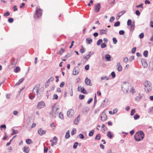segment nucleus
<instances>
[{
  "mask_svg": "<svg viewBox=\"0 0 153 153\" xmlns=\"http://www.w3.org/2000/svg\"><path fill=\"white\" fill-rule=\"evenodd\" d=\"M85 50L84 48H81L80 50V52L81 53H82L85 52Z\"/></svg>",
  "mask_w": 153,
  "mask_h": 153,
  "instance_id": "774afa93",
  "label": "nucleus"
},
{
  "mask_svg": "<svg viewBox=\"0 0 153 153\" xmlns=\"http://www.w3.org/2000/svg\"><path fill=\"white\" fill-rule=\"evenodd\" d=\"M101 79L102 80H103L104 79H106V80H108L109 78L106 76H104L102 77L101 78Z\"/></svg>",
  "mask_w": 153,
  "mask_h": 153,
  "instance_id": "f704fd0d",
  "label": "nucleus"
},
{
  "mask_svg": "<svg viewBox=\"0 0 153 153\" xmlns=\"http://www.w3.org/2000/svg\"><path fill=\"white\" fill-rule=\"evenodd\" d=\"M125 13V10H123L122 11H121L118 14V15H117V20H118L120 18V17L123 14Z\"/></svg>",
  "mask_w": 153,
  "mask_h": 153,
  "instance_id": "dca6fc26",
  "label": "nucleus"
},
{
  "mask_svg": "<svg viewBox=\"0 0 153 153\" xmlns=\"http://www.w3.org/2000/svg\"><path fill=\"white\" fill-rule=\"evenodd\" d=\"M145 89L146 92L149 93L152 91V84L151 83L148 81H146L144 83Z\"/></svg>",
  "mask_w": 153,
  "mask_h": 153,
  "instance_id": "7ed1b4c3",
  "label": "nucleus"
},
{
  "mask_svg": "<svg viewBox=\"0 0 153 153\" xmlns=\"http://www.w3.org/2000/svg\"><path fill=\"white\" fill-rule=\"evenodd\" d=\"M70 131L68 130L67 131L65 137L66 139H68L70 137Z\"/></svg>",
  "mask_w": 153,
  "mask_h": 153,
  "instance_id": "4be33fe9",
  "label": "nucleus"
},
{
  "mask_svg": "<svg viewBox=\"0 0 153 153\" xmlns=\"http://www.w3.org/2000/svg\"><path fill=\"white\" fill-rule=\"evenodd\" d=\"M45 105V103L43 101L39 102L37 105V108L38 109H41L43 108Z\"/></svg>",
  "mask_w": 153,
  "mask_h": 153,
  "instance_id": "9d476101",
  "label": "nucleus"
},
{
  "mask_svg": "<svg viewBox=\"0 0 153 153\" xmlns=\"http://www.w3.org/2000/svg\"><path fill=\"white\" fill-rule=\"evenodd\" d=\"M42 10L39 9L38 10H36V13L34 16V17L35 19H37L39 18L42 15Z\"/></svg>",
  "mask_w": 153,
  "mask_h": 153,
  "instance_id": "39448f33",
  "label": "nucleus"
},
{
  "mask_svg": "<svg viewBox=\"0 0 153 153\" xmlns=\"http://www.w3.org/2000/svg\"><path fill=\"white\" fill-rule=\"evenodd\" d=\"M80 117V115H79L75 119L74 121V123L75 124H77L79 122V118Z\"/></svg>",
  "mask_w": 153,
  "mask_h": 153,
  "instance_id": "a211bd4d",
  "label": "nucleus"
},
{
  "mask_svg": "<svg viewBox=\"0 0 153 153\" xmlns=\"http://www.w3.org/2000/svg\"><path fill=\"white\" fill-rule=\"evenodd\" d=\"M130 91L132 93V94L135 92V90L134 89V88L133 87H131V89Z\"/></svg>",
  "mask_w": 153,
  "mask_h": 153,
  "instance_id": "c85d7f7f",
  "label": "nucleus"
},
{
  "mask_svg": "<svg viewBox=\"0 0 153 153\" xmlns=\"http://www.w3.org/2000/svg\"><path fill=\"white\" fill-rule=\"evenodd\" d=\"M65 51V49L64 48H62L59 51V54L61 55L62 53Z\"/></svg>",
  "mask_w": 153,
  "mask_h": 153,
  "instance_id": "49530a36",
  "label": "nucleus"
},
{
  "mask_svg": "<svg viewBox=\"0 0 153 153\" xmlns=\"http://www.w3.org/2000/svg\"><path fill=\"white\" fill-rule=\"evenodd\" d=\"M39 85H37L35 86L33 90V94L34 95H37L38 94L39 90Z\"/></svg>",
  "mask_w": 153,
  "mask_h": 153,
  "instance_id": "423d86ee",
  "label": "nucleus"
},
{
  "mask_svg": "<svg viewBox=\"0 0 153 153\" xmlns=\"http://www.w3.org/2000/svg\"><path fill=\"white\" fill-rule=\"evenodd\" d=\"M18 133V131L17 130H15L14 129H13V132L12 133V134H17Z\"/></svg>",
  "mask_w": 153,
  "mask_h": 153,
  "instance_id": "bf43d9fd",
  "label": "nucleus"
},
{
  "mask_svg": "<svg viewBox=\"0 0 153 153\" xmlns=\"http://www.w3.org/2000/svg\"><path fill=\"white\" fill-rule=\"evenodd\" d=\"M101 137L99 134L97 135L95 137V139L96 140H100V139Z\"/></svg>",
  "mask_w": 153,
  "mask_h": 153,
  "instance_id": "c9c22d12",
  "label": "nucleus"
},
{
  "mask_svg": "<svg viewBox=\"0 0 153 153\" xmlns=\"http://www.w3.org/2000/svg\"><path fill=\"white\" fill-rule=\"evenodd\" d=\"M124 62L126 63L128 61V59L127 57H125L123 59Z\"/></svg>",
  "mask_w": 153,
  "mask_h": 153,
  "instance_id": "8fccbe9b",
  "label": "nucleus"
},
{
  "mask_svg": "<svg viewBox=\"0 0 153 153\" xmlns=\"http://www.w3.org/2000/svg\"><path fill=\"white\" fill-rule=\"evenodd\" d=\"M20 70V68L18 67H16V68L14 69V71L15 73H17Z\"/></svg>",
  "mask_w": 153,
  "mask_h": 153,
  "instance_id": "a878e982",
  "label": "nucleus"
},
{
  "mask_svg": "<svg viewBox=\"0 0 153 153\" xmlns=\"http://www.w3.org/2000/svg\"><path fill=\"white\" fill-rule=\"evenodd\" d=\"M102 39H100L97 41V45H99L102 43Z\"/></svg>",
  "mask_w": 153,
  "mask_h": 153,
  "instance_id": "72a5a7b5",
  "label": "nucleus"
},
{
  "mask_svg": "<svg viewBox=\"0 0 153 153\" xmlns=\"http://www.w3.org/2000/svg\"><path fill=\"white\" fill-rule=\"evenodd\" d=\"M94 130L92 129L91 130V131L89 132V135L90 136H92L94 134Z\"/></svg>",
  "mask_w": 153,
  "mask_h": 153,
  "instance_id": "e433bc0d",
  "label": "nucleus"
},
{
  "mask_svg": "<svg viewBox=\"0 0 153 153\" xmlns=\"http://www.w3.org/2000/svg\"><path fill=\"white\" fill-rule=\"evenodd\" d=\"M46 132V131L43 130L41 128H40L38 131V134L41 136L45 134Z\"/></svg>",
  "mask_w": 153,
  "mask_h": 153,
  "instance_id": "4468645a",
  "label": "nucleus"
},
{
  "mask_svg": "<svg viewBox=\"0 0 153 153\" xmlns=\"http://www.w3.org/2000/svg\"><path fill=\"white\" fill-rule=\"evenodd\" d=\"M148 112L149 113L153 114V106L149 108Z\"/></svg>",
  "mask_w": 153,
  "mask_h": 153,
  "instance_id": "4c0bfd02",
  "label": "nucleus"
},
{
  "mask_svg": "<svg viewBox=\"0 0 153 153\" xmlns=\"http://www.w3.org/2000/svg\"><path fill=\"white\" fill-rule=\"evenodd\" d=\"M108 29H106L105 30L102 29L99 30V33L100 35H102L103 34H106L108 32Z\"/></svg>",
  "mask_w": 153,
  "mask_h": 153,
  "instance_id": "2eb2a0df",
  "label": "nucleus"
},
{
  "mask_svg": "<svg viewBox=\"0 0 153 153\" xmlns=\"http://www.w3.org/2000/svg\"><path fill=\"white\" fill-rule=\"evenodd\" d=\"M142 65L144 68H146L147 67L148 65L146 62L145 61H142Z\"/></svg>",
  "mask_w": 153,
  "mask_h": 153,
  "instance_id": "aec40b11",
  "label": "nucleus"
},
{
  "mask_svg": "<svg viewBox=\"0 0 153 153\" xmlns=\"http://www.w3.org/2000/svg\"><path fill=\"white\" fill-rule=\"evenodd\" d=\"M58 96L56 94H54L53 95V100H57L58 99Z\"/></svg>",
  "mask_w": 153,
  "mask_h": 153,
  "instance_id": "58836bf2",
  "label": "nucleus"
},
{
  "mask_svg": "<svg viewBox=\"0 0 153 153\" xmlns=\"http://www.w3.org/2000/svg\"><path fill=\"white\" fill-rule=\"evenodd\" d=\"M92 54L93 53H91V55L88 54L86 56H84L83 57V58L86 59V60H87L90 58Z\"/></svg>",
  "mask_w": 153,
  "mask_h": 153,
  "instance_id": "412c9836",
  "label": "nucleus"
},
{
  "mask_svg": "<svg viewBox=\"0 0 153 153\" xmlns=\"http://www.w3.org/2000/svg\"><path fill=\"white\" fill-rule=\"evenodd\" d=\"M107 136L110 139H111L113 137V135L111 132L110 131H108L107 134Z\"/></svg>",
  "mask_w": 153,
  "mask_h": 153,
  "instance_id": "393cba45",
  "label": "nucleus"
},
{
  "mask_svg": "<svg viewBox=\"0 0 153 153\" xmlns=\"http://www.w3.org/2000/svg\"><path fill=\"white\" fill-rule=\"evenodd\" d=\"M101 7L100 4V3H97L94 6V10L95 12L96 13L99 11Z\"/></svg>",
  "mask_w": 153,
  "mask_h": 153,
  "instance_id": "1a4fd4ad",
  "label": "nucleus"
},
{
  "mask_svg": "<svg viewBox=\"0 0 153 153\" xmlns=\"http://www.w3.org/2000/svg\"><path fill=\"white\" fill-rule=\"evenodd\" d=\"M59 108L54 106L52 108V111L50 112V114L51 115V117L53 118H55L58 115L59 113L58 110Z\"/></svg>",
  "mask_w": 153,
  "mask_h": 153,
  "instance_id": "f03ea898",
  "label": "nucleus"
},
{
  "mask_svg": "<svg viewBox=\"0 0 153 153\" xmlns=\"http://www.w3.org/2000/svg\"><path fill=\"white\" fill-rule=\"evenodd\" d=\"M57 144L56 141H53L51 144V146H53L54 145H56Z\"/></svg>",
  "mask_w": 153,
  "mask_h": 153,
  "instance_id": "69168bd1",
  "label": "nucleus"
},
{
  "mask_svg": "<svg viewBox=\"0 0 153 153\" xmlns=\"http://www.w3.org/2000/svg\"><path fill=\"white\" fill-rule=\"evenodd\" d=\"M89 65H87L85 66V68L86 70H88L89 69Z\"/></svg>",
  "mask_w": 153,
  "mask_h": 153,
  "instance_id": "338daca9",
  "label": "nucleus"
},
{
  "mask_svg": "<svg viewBox=\"0 0 153 153\" xmlns=\"http://www.w3.org/2000/svg\"><path fill=\"white\" fill-rule=\"evenodd\" d=\"M134 137L135 140L138 142L144 138V134L143 131H140L136 133Z\"/></svg>",
  "mask_w": 153,
  "mask_h": 153,
  "instance_id": "f257e3e1",
  "label": "nucleus"
},
{
  "mask_svg": "<svg viewBox=\"0 0 153 153\" xmlns=\"http://www.w3.org/2000/svg\"><path fill=\"white\" fill-rule=\"evenodd\" d=\"M85 97V96L83 95L80 94L79 96V99L80 100L83 99Z\"/></svg>",
  "mask_w": 153,
  "mask_h": 153,
  "instance_id": "a19ab883",
  "label": "nucleus"
},
{
  "mask_svg": "<svg viewBox=\"0 0 153 153\" xmlns=\"http://www.w3.org/2000/svg\"><path fill=\"white\" fill-rule=\"evenodd\" d=\"M136 47L133 48L132 49L131 51V53H134L136 51Z\"/></svg>",
  "mask_w": 153,
  "mask_h": 153,
  "instance_id": "4d7b16f0",
  "label": "nucleus"
},
{
  "mask_svg": "<svg viewBox=\"0 0 153 153\" xmlns=\"http://www.w3.org/2000/svg\"><path fill=\"white\" fill-rule=\"evenodd\" d=\"M85 83L87 85H88L91 86L92 84L91 82V80L90 79H88V77H86L85 80Z\"/></svg>",
  "mask_w": 153,
  "mask_h": 153,
  "instance_id": "f8f14e48",
  "label": "nucleus"
},
{
  "mask_svg": "<svg viewBox=\"0 0 153 153\" xmlns=\"http://www.w3.org/2000/svg\"><path fill=\"white\" fill-rule=\"evenodd\" d=\"M124 31L123 30H120L119 32V33L120 35H123L124 33Z\"/></svg>",
  "mask_w": 153,
  "mask_h": 153,
  "instance_id": "13d9d810",
  "label": "nucleus"
},
{
  "mask_svg": "<svg viewBox=\"0 0 153 153\" xmlns=\"http://www.w3.org/2000/svg\"><path fill=\"white\" fill-rule=\"evenodd\" d=\"M135 109H132L131 110V116L133 115L135 113Z\"/></svg>",
  "mask_w": 153,
  "mask_h": 153,
  "instance_id": "37998d69",
  "label": "nucleus"
},
{
  "mask_svg": "<svg viewBox=\"0 0 153 153\" xmlns=\"http://www.w3.org/2000/svg\"><path fill=\"white\" fill-rule=\"evenodd\" d=\"M10 15V13L8 12H7L4 13V16H9Z\"/></svg>",
  "mask_w": 153,
  "mask_h": 153,
  "instance_id": "de8ad7c7",
  "label": "nucleus"
},
{
  "mask_svg": "<svg viewBox=\"0 0 153 153\" xmlns=\"http://www.w3.org/2000/svg\"><path fill=\"white\" fill-rule=\"evenodd\" d=\"M17 62V60H14L13 61H12L11 63L12 65H15Z\"/></svg>",
  "mask_w": 153,
  "mask_h": 153,
  "instance_id": "864d4df0",
  "label": "nucleus"
},
{
  "mask_svg": "<svg viewBox=\"0 0 153 153\" xmlns=\"http://www.w3.org/2000/svg\"><path fill=\"white\" fill-rule=\"evenodd\" d=\"M134 29V24H132L130 26V31H133Z\"/></svg>",
  "mask_w": 153,
  "mask_h": 153,
  "instance_id": "bb28decb",
  "label": "nucleus"
},
{
  "mask_svg": "<svg viewBox=\"0 0 153 153\" xmlns=\"http://www.w3.org/2000/svg\"><path fill=\"white\" fill-rule=\"evenodd\" d=\"M140 117V116L137 114H135V116L134 117V119L135 120H136L138 119Z\"/></svg>",
  "mask_w": 153,
  "mask_h": 153,
  "instance_id": "ea45409f",
  "label": "nucleus"
},
{
  "mask_svg": "<svg viewBox=\"0 0 153 153\" xmlns=\"http://www.w3.org/2000/svg\"><path fill=\"white\" fill-rule=\"evenodd\" d=\"M117 69L118 71H122L123 68L120 62H117Z\"/></svg>",
  "mask_w": 153,
  "mask_h": 153,
  "instance_id": "ddd939ff",
  "label": "nucleus"
},
{
  "mask_svg": "<svg viewBox=\"0 0 153 153\" xmlns=\"http://www.w3.org/2000/svg\"><path fill=\"white\" fill-rule=\"evenodd\" d=\"M101 46L102 48H104L106 47V45L105 43H102V44Z\"/></svg>",
  "mask_w": 153,
  "mask_h": 153,
  "instance_id": "3c124183",
  "label": "nucleus"
},
{
  "mask_svg": "<svg viewBox=\"0 0 153 153\" xmlns=\"http://www.w3.org/2000/svg\"><path fill=\"white\" fill-rule=\"evenodd\" d=\"M59 117L62 120L64 119L63 115L62 114L61 112H60L59 114Z\"/></svg>",
  "mask_w": 153,
  "mask_h": 153,
  "instance_id": "2f4dec72",
  "label": "nucleus"
},
{
  "mask_svg": "<svg viewBox=\"0 0 153 153\" xmlns=\"http://www.w3.org/2000/svg\"><path fill=\"white\" fill-rule=\"evenodd\" d=\"M112 39H113V42L114 44H116L117 43V41L116 38H113Z\"/></svg>",
  "mask_w": 153,
  "mask_h": 153,
  "instance_id": "a18cd8bd",
  "label": "nucleus"
},
{
  "mask_svg": "<svg viewBox=\"0 0 153 153\" xmlns=\"http://www.w3.org/2000/svg\"><path fill=\"white\" fill-rule=\"evenodd\" d=\"M78 136L80 138L82 139H84V136L83 135L81 134H79Z\"/></svg>",
  "mask_w": 153,
  "mask_h": 153,
  "instance_id": "052dcab7",
  "label": "nucleus"
},
{
  "mask_svg": "<svg viewBox=\"0 0 153 153\" xmlns=\"http://www.w3.org/2000/svg\"><path fill=\"white\" fill-rule=\"evenodd\" d=\"M29 147L27 146H25L23 149V150L24 152L25 153H28L29 152V150L28 149Z\"/></svg>",
  "mask_w": 153,
  "mask_h": 153,
  "instance_id": "f3484780",
  "label": "nucleus"
},
{
  "mask_svg": "<svg viewBox=\"0 0 153 153\" xmlns=\"http://www.w3.org/2000/svg\"><path fill=\"white\" fill-rule=\"evenodd\" d=\"M80 91L81 93L84 94H88V93L85 90L84 87H81Z\"/></svg>",
  "mask_w": 153,
  "mask_h": 153,
  "instance_id": "5701e85b",
  "label": "nucleus"
},
{
  "mask_svg": "<svg viewBox=\"0 0 153 153\" xmlns=\"http://www.w3.org/2000/svg\"><path fill=\"white\" fill-rule=\"evenodd\" d=\"M79 69L78 67H75L73 70V74L74 75H77L79 73Z\"/></svg>",
  "mask_w": 153,
  "mask_h": 153,
  "instance_id": "0eeeda50",
  "label": "nucleus"
},
{
  "mask_svg": "<svg viewBox=\"0 0 153 153\" xmlns=\"http://www.w3.org/2000/svg\"><path fill=\"white\" fill-rule=\"evenodd\" d=\"M101 120L102 121H105L107 119V116L105 113L103 112L101 116Z\"/></svg>",
  "mask_w": 153,
  "mask_h": 153,
  "instance_id": "9b49d317",
  "label": "nucleus"
},
{
  "mask_svg": "<svg viewBox=\"0 0 153 153\" xmlns=\"http://www.w3.org/2000/svg\"><path fill=\"white\" fill-rule=\"evenodd\" d=\"M76 133V129L75 128H73L71 132V134L72 135H74Z\"/></svg>",
  "mask_w": 153,
  "mask_h": 153,
  "instance_id": "7c9ffc66",
  "label": "nucleus"
},
{
  "mask_svg": "<svg viewBox=\"0 0 153 153\" xmlns=\"http://www.w3.org/2000/svg\"><path fill=\"white\" fill-rule=\"evenodd\" d=\"M111 75L112 76V77L113 78H114L115 77L116 75L115 73V72L114 71L112 72L111 73Z\"/></svg>",
  "mask_w": 153,
  "mask_h": 153,
  "instance_id": "0e129e2a",
  "label": "nucleus"
},
{
  "mask_svg": "<svg viewBox=\"0 0 153 153\" xmlns=\"http://www.w3.org/2000/svg\"><path fill=\"white\" fill-rule=\"evenodd\" d=\"M74 114V111L72 109H70L67 112V115L69 117H71Z\"/></svg>",
  "mask_w": 153,
  "mask_h": 153,
  "instance_id": "6e6552de",
  "label": "nucleus"
},
{
  "mask_svg": "<svg viewBox=\"0 0 153 153\" xmlns=\"http://www.w3.org/2000/svg\"><path fill=\"white\" fill-rule=\"evenodd\" d=\"M86 41L87 42V43L88 44H89L91 43L92 41V40L90 38H89L86 39Z\"/></svg>",
  "mask_w": 153,
  "mask_h": 153,
  "instance_id": "6ab92c4d",
  "label": "nucleus"
},
{
  "mask_svg": "<svg viewBox=\"0 0 153 153\" xmlns=\"http://www.w3.org/2000/svg\"><path fill=\"white\" fill-rule=\"evenodd\" d=\"M13 18H9L8 19V21L10 23L13 22Z\"/></svg>",
  "mask_w": 153,
  "mask_h": 153,
  "instance_id": "5fc2aeb1",
  "label": "nucleus"
},
{
  "mask_svg": "<svg viewBox=\"0 0 153 153\" xmlns=\"http://www.w3.org/2000/svg\"><path fill=\"white\" fill-rule=\"evenodd\" d=\"M144 36V33H141L139 35V37L140 39H142Z\"/></svg>",
  "mask_w": 153,
  "mask_h": 153,
  "instance_id": "6e6d98bb",
  "label": "nucleus"
},
{
  "mask_svg": "<svg viewBox=\"0 0 153 153\" xmlns=\"http://www.w3.org/2000/svg\"><path fill=\"white\" fill-rule=\"evenodd\" d=\"M26 142L28 144H31L32 142V140L31 139H27L26 140Z\"/></svg>",
  "mask_w": 153,
  "mask_h": 153,
  "instance_id": "cd10ccee",
  "label": "nucleus"
},
{
  "mask_svg": "<svg viewBox=\"0 0 153 153\" xmlns=\"http://www.w3.org/2000/svg\"><path fill=\"white\" fill-rule=\"evenodd\" d=\"M78 144V143L77 142H75L73 145V148L74 149H76L77 148Z\"/></svg>",
  "mask_w": 153,
  "mask_h": 153,
  "instance_id": "09e8293b",
  "label": "nucleus"
},
{
  "mask_svg": "<svg viewBox=\"0 0 153 153\" xmlns=\"http://www.w3.org/2000/svg\"><path fill=\"white\" fill-rule=\"evenodd\" d=\"M148 55V51L146 50L144 51L143 53V56L146 57H147Z\"/></svg>",
  "mask_w": 153,
  "mask_h": 153,
  "instance_id": "c756f323",
  "label": "nucleus"
},
{
  "mask_svg": "<svg viewBox=\"0 0 153 153\" xmlns=\"http://www.w3.org/2000/svg\"><path fill=\"white\" fill-rule=\"evenodd\" d=\"M97 99L96 98V94H95L94 99V106H95L96 104L97 103Z\"/></svg>",
  "mask_w": 153,
  "mask_h": 153,
  "instance_id": "c03bdc74",
  "label": "nucleus"
},
{
  "mask_svg": "<svg viewBox=\"0 0 153 153\" xmlns=\"http://www.w3.org/2000/svg\"><path fill=\"white\" fill-rule=\"evenodd\" d=\"M130 86V85L128 82H123L122 83V89L125 93H127Z\"/></svg>",
  "mask_w": 153,
  "mask_h": 153,
  "instance_id": "20e7f679",
  "label": "nucleus"
},
{
  "mask_svg": "<svg viewBox=\"0 0 153 153\" xmlns=\"http://www.w3.org/2000/svg\"><path fill=\"white\" fill-rule=\"evenodd\" d=\"M142 97V96L140 95H139L138 96H137L135 98L136 100H137L138 99H141Z\"/></svg>",
  "mask_w": 153,
  "mask_h": 153,
  "instance_id": "e2e57ef3",
  "label": "nucleus"
},
{
  "mask_svg": "<svg viewBox=\"0 0 153 153\" xmlns=\"http://www.w3.org/2000/svg\"><path fill=\"white\" fill-rule=\"evenodd\" d=\"M131 20L130 19H128L127 21V24L128 26L131 25Z\"/></svg>",
  "mask_w": 153,
  "mask_h": 153,
  "instance_id": "79ce46f5",
  "label": "nucleus"
},
{
  "mask_svg": "<svg viewBox=\"0 0 153 153\" xmlns=\"http://www.w3.org/2000/svg\"><path fill=\"white\" fill-rule=\"evenodd\" d=\"M134 59V56H131L130 58L129 59V61L130 62L132 61Z\"/></svg>",
  "mask_w": 153,
  "mask_h": 153,
  "instance_id": "680f3d73",
  "label": "nucleus"
},
{
  "mask_svg": "<svg viewBox=\"0 0 153 153\" xmlns=\"http://www.w3.org/2000/svg\"><path fill=\"white\" fill-rule=\"evenodd\" d=\"M115 19V17L114 16H112L110 19L109 22H112Z\"/></svg>",
  "mask_w": 153,
  "mask_h": 153,
  "instance_id": "603ef678",
  "label": "nucleus"
},
{
  "mask_svg": "<svg viewBox=\"0 0 153 153\" xmlns=\"http://www.w3.org/2000/svg\"><path fill=\"white\" fill-rule=\"evenodd\" d=\"M120 22L119 21H117L115 22L114 25V27H118L120 26Z\"/></svg>",
  "mask_w": 153,
  "mask_h": 153,
  "instance_id": "473e14b6",
  "label": "nucleus"
},
{
  "mask_svg": "<svg viewBox=\"0 0 153 153\" xmlns=\"http://www.w3.org/2000/svg\"><path fill=\"white\" fill-rule=\"evenodd\" d=\"M111 56L109 54H106L105 56V60L107 61H109L110 60Z\"/></svg>",
  "mask_w": 153,
  "mask_h": 153,
  "instance_id": "b1692460",
  "label": "nucleus"
}]
</instances>
